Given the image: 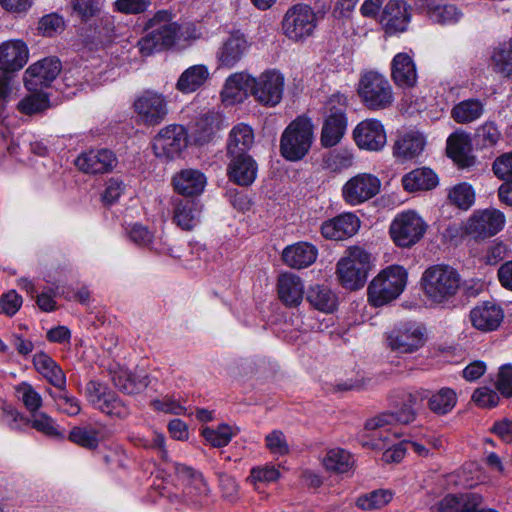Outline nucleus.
Instances as JSON below:
<instances>
[{"mask_svg":"<svg viewBox=\"0 0 512 512\" xmlns=\"http://www.w3.org/2000/svg\"><path fill=\"white\" fill-rule=\"evenodd\" d=\"M395 436V434L388 431H385L384 434L380 432L377 438L374 437L370 441L362 442V446L374 450H384L383 460L385 462H400L405 456L407 447L405 441L389 446L392 442V438Z\"/></svg>","mask_w":512,"mask_h":512,"instance_id":"obj_33","label":"nucleus"},{"mask_svg":"<svg viewBox=\"0 0 512 512\" xmlns=\"http://www.w3.org/2000/svg\"><path fill=\"white\" fill-rule=\"evenodd\" d=\"M457 403V394L448 387L432 393L428 397V408L437 415H446L452 411Z\"/></svg>","mask_w":512,"mask_h":512,"instance_id":"obj_42","label":"nucleus"},{"mask_svg":"<svg viewBox=\"0 0 512 512\" xmlns=\"http://www.w3.org/2000/svg\"><path fill=\"white\" fill-rule=\"evenodd\" d=\"M370 255L360 247H351L337 264V275L343 287L356 290L364 286Z\"/></svg>","mask_w":512,"mask_h":512,"instance_id":"obj_7","label":"nucleus"},{"mask_svg":"<svg viewBox=\"0 0 512 512\" xmlns=\"http://www.w3.org/2000/svg\"><path fill=\"white\" fill-rule=\"evenodd\" d=\"M318 14L307 4H295L283 16V34L293 42H304L315 34L319 23Z\"/></svg>","mask_w":512,"mask_h":512,"instance_id":"obj_6","label":"nucleus"},{"mask_svg":"<svg viewBox=\"0 0 512 512\" xmlns=\"http://www.w3.org/2000/svg\"><path fill=\"white\" fill-rule=\"evenodd\" d=\"M248 47V42L243 35H230L222 42L216 52L218 66L228 69L233 68L244 57Z\"/></svg>","mask_w":512,"mask_h":512,"instance_id":"obj_24","label":"nucleus"},{"mask_svg":"<svg viewBox=\"0 0 512 512\" xmlns=\"http://www.w3.org/2000/svg\"><path fill=\"white\" fill-rule=\"evenodd\" d=\"M407 283L406 270L392 265L380 272L368 286V301L374 307L383 306L398 298Z\"/></svg>","mask_w":512,"mask_h":512,"instance_id":"obj_4","label":"nucleus"},{"mask_svg":"<svg viewBox=\"0 0 512 512\" xmlns=\"http://www.w3.org/2000/svg\"><path fill=\"white\" fill-rule=\"evenodd\" d=\"M421 281L425 296L434 304L449 302L461 286V276L457 270L444 264L427 268Z\"/></svg>","mask_w":512,"mask_h":512,"instance_id":"obj_2","label":"nucleus"},{"mask_svg":"<svg viewBox=\"0 0 512 512\" xmlns=\"http://www.w3.org/2000/svg\"><path fill=\"white\" fill-rule=\"evenodd\" d=\"M64 27L65 22L63 18L56 13H51L40 19L38 30L43 36L52 37L55 34L62 32Z\"/></svg>","mask_w":512,"mask_h":512,"instance_id":"obj_57","label":"nucleus"},{"mask_svg":"<svg viewBox=\"0 0 512 512\" xmlns=\"http://www.w3.org/2000/svg\"><path fill=\"white\" fill-rule=\"evenodd\" d=\"M74 12L84 21L97 16L101 11L100 0H73Z\"/></svg>","mask_w":512,"mask_h":512,"instance_id":"obj_58","label":"nucleus"},{"mask_svg":"<svg viewBox=\"0 0 512 512\" xmlns=\"http://www.w3.org/2000/svg\"><path fill=\"white\" fill-rule=\"evenodd\" d=\"M46 392L53 399L60 412L71 417L77 416L81 412L80 401L68 392L67 386L58 390L47 388Z\"/></svg>","mask_w":512,"mask_h":512,"instance_id":"obj_43","label":"nucleus"},{"mask_svg":"<svg viewBox=\"0 0 512 512\" xmlns=\"http://www.w3.org/2000/svg\"><path fill=\"white\" fill-rule=\"evenodd\" d=\"M318 255V249L308 242H297L287 246L282 252V259L286 265L295 269H302L312 265Z\"/></svg>","mask_w":512,"mask_h":512,"instance_id":"obj_30","label":"nucleus"},{"mask_svg":"<svg viewBox=\"0 0 512 512\" xmlns=\"http://www.w3.org/2000/svg\"><path fill=\"white\" fill-rule=\"evenodd\" d=\"M346 106L347 98L342 94H334L326 102L325 109L328 115L324 120L320 136L323 147L331 148L343 138L347 127Z\"/></svg>","mask_w":512,"mask_h":512,"instance_id":"obj_8","label":"nucleus"},{"mask_svg":"<svg viewBox=\"0 0 512 512\" xmlns=\"http://www.w3.org/2000/svg\"><path fill=\"white\" fill-rule=\"evenodd\" d=\"M266 447L273 454L285 455L289 452L284 434L279 430H274L265 437Z\"/></svg>","mask_w":512,"mask_h":512,"instance_id":"obj_60","label":"nucleus"},{"mask_svg":"<svg viewBox=\"0 0 512 512\" xmlns=\"http://www.w3.org/2000/svg\"><path fill=\"white\" fill-rule=\"evenodd\" d=\"M29 425L38 432L51 437V438H64V434L59 430L56 421L45 412L32 413V418L29 419Z\"/></svg>","mask_w":512,"mask_h":512,"instance_id":"obj_48","label":"nucleus"},{"mask_svg":"<svg viewBox=\"0 0 512 512\" xmlns=\"http://www.w3.org/2000/svg\"><path fill=\"white\" fill-rule=\"evenodd\" d=\"M108 438L106 426L100 422L72 427L68 440L87 450H95Z\"/></svg>","mask_w":512,"mask_h":512,"instance_id":"obj_22","label":"nucleus"},{"mask_svg":"<svg viewBox=\"0 0 512 512\" xmlns=\"http://www.w3.org/2000/svg\"><path fill=\"white\" fill-rule=\"evenodd\" d=\"M15 391L29 412L35 413L41 408L42 397L30 383L21 382L15 387Z\"/></svg>","mask_w":512,"mask_h":512,"instance_id":"obj_51","label":"nucleus"},{"mask_svg":"<svg viewBox=\"0 0 512 512\" xmlns=\"http://www.w3.org/2000/svg\"><path fill=\"white\" fill-rule=\"evenodd\" d=\"M254 131L245 124L239 123L235 125L229 132L227 140V156H241L248 154V151L254 144Z\"/></svg>","mask_w":512,"mask_h":512,"instance_id":"obj_35","label":"nucleus"},{"mask_svg":"<svg viewBox=\"0 0 512 512\" xmlns=\"http://www.w3.org/2000/svg\"><path fill=\"white\" fill-rule=\"evenodd\" d=\"M359 228L360 219L354 213L346 212L324 221L320 231L325 239L340 241L355 235Z\"/></svg>","mask_w":512,"mask_h":512,"instance_id":"obj_21","label":"nucleus"},{"mask_svg":"<svg viewBox=\"0 0 512 512\" xmlns=\"http://www.w3.org/2000/svg\"><path fill=\"white\" fill-rule=\"evenodd\" d=\"M277 292L285 306L297 307L303 300L304 284L299 276L283 273L278 277Z\"/></svg>","mask_w":512,"mask_h":512,"instance_id":"obj_31","label":"nucleus"},{"mask_svg":"<svg viewBox=\"0 0 512 512\" xmlns=\"http://www.w3.org/2000/svg\"><path fill=\"white\" fill-rule=\"evenodd\" d=\"M448 198L458 208L467 210L474 203L475 194L470 185L462 183L449 192Z\"/></svg>","mask_w":512,"mask_h":512,"instance_id":"obj_52","label":"nucleus"},{"mask_svg":"<svg viewBox=\"0 0 512 512\" xmlns=\"http://www.w3.org/2000/svg\"><path fill=\"white\" fill-rule=\"evenodd\" d=\"M22 302V297L15 290H10L0 297L1 311L11 317L18 312Z\"/></svg>","mask_w":512,"mask_h":512,"instance_id":"obj_61","label":"nucleus"},{"mask_svg":"<svg viewBox=\"0 0 512 512\" xmlns=\"http://www.w3.org/2000/svg\"><path fill=\"white\" fill-rule=\"evenodd\" d=\"M112 380L119 390L129 395L137 394L147 386L145 378L137 380L130 372L123 369L114 372Z\"/></svg>","mask_w":512,"mask_h":512,"instance_id":"obj_47","label":"nucleus"},{"mask_svg":"<svg viewBox=\"0 0 512 512\" xmlns=\"http://www.w3.org/2000/svg\"><path fill=\"white\" fill-rule=\"evenodd\" d=\"M466 143L459 136H450L447 141V151L450 157L462 167L472 165L473 159L466 156Z\"/></svg>","mask_w":512,"mask_h":512,"instance_id":"obj_56","label":"nucleus"},{"mask_svg":"<svg viewBox=\"0 0 512 512\" xmlns=\"http://www.w3.org/2000/svg\"><path fill=\"white\" fill-rule=\"evenodd\" d=\"M307 300L315 309L331 313L337 306V297L332 290L325 285H315L309 288Z\"/></svg>","mask_w":512,"mask_h":512,"instance_id":"obj_39","label":"nucleus"},{"mask_svg":"<svg viewBox=\"0 0 512 512\" xmlns=\"http://www.w3.org/2000/svg\"><path fill=\"white\" fill-rule=\"evenodd\" d=\"M48 104L47 96L36 92L22 99L18 103L17 108L23 114L32 115L45 110Z\"/></svg>","mask_w":512,"mask_h":512,"instance_id":"obj_54","label":"nucleus"},{"mask_svg":"<svg viewBox=\"0 0 512 512\" xmlns=\"http://www.w3.org/2000/svg\"><path fill=\"white\" fill-rule=\"evenodd\" d=\"M492 65L496 72L505 77L512 75V43L505 42L496 47L492 54Z\"/></svg>","mask_w":512,"mask_h":512,"instance_id":"obj_46","label":"nucleus"},{"mask_svg":"<svg viewBox=\"0 0 512 512\" xmlns=\"http://www.w3.org/2000/svg\"><path fill=\"white\" fill-rule=\"evenodd\" d=\"M186 146V130L182 125L177 124L162 128L152 141L155 156L165 160L178 157Z\"/></svg>","mask_w":512,"mask_h":512,"instance_id":"obj_14","label":"nucleus"},{"mask_svg":"<svg viewBox=\"0 0 512 512\" xmlns=\"http://www.w3.org/2000/svg\"><path fill=\"white\" fill-rule=\"evenodd\" d=\"M357 92L363 105L370 111L387 109L394 101L389 80L376 71H367L361 75Z\"/></svg>","mask_w":512,"mask_h":512,"instance_id":"obj_5","label":"nucleus"},{"mask_svg":"<svg viewBox=\"0 0 512 512\" xmlns=\"http://www.w3.org/2000/svg\"><path fill=\"white\" fill-rule=\"evenodd\" d=\"M472 398L477 405L483 408H493L499 403L497 392L488 387L476 389Z\"/></svg>","mask_w":512,"mask_h":512,"instance_id":"obj_63","label":"nucleus"},{"mask_svg":"<svg viewBox=\"0 0 512 512\" xmlns=\"http://www.w3.org/2000/svg\"><path fill=\"white\" fill-rule=\"evenodd\" d=\"M496 388L505 398L512 397V365L505 364L499 369Z\"/></svg>","mask_w":512,"mask_h":512,"instance_id":"obj_59","label":"nucleus"},{"mask_svg":"<svg viewBox=\"0 0 512 512\" xmlns=\"http://www.w3.org/2000/svg\"><path fill=\"white\" fill-rule=\"evenodd\" d=\"M61 62L56 57H48L30 65L24 74L27 90L38 92L48 87L59 75Z\"/></svg>","mask_w":512,"mask_h":512,"instance_id":"obj_16","label":"nucleus"},{"mask_svg":"<svg viewBox=\"0 0 512 512\" xmlns=\"http://www.w3.org/2000/svg\"><path fill=\"white\" fill-rule=\"evenodd\" d=\"M85 391L88 402L102 413L119 419L130 414L128 405L105 385L92 380L86 384Z\"/></svg>","mask_w":512,"mask_h":512,"instance_id":"obj_11","label":"nucleus"},{"mask_svg":"<svg viewBox=\"0 0 512 512\" xmlns=\"http://www.w3.org/2000/svg\"><path fill=\"white\" fill-rule=\"evenodd\" d=\"M28 48L21 40L7 41L0 45V69L6 73L15 72L28 61Z\"/></svg>","mask_w":512,"mask_h":512,"instance_id":"obj_26","label":"nucleus"},{"mask_svg":"<svg viewBox=\"0 0 512 512\" xmlns=\"http://www.w3.org/2000/svg\"><path fill=\"white\" fill-rule=\"evenodd\" d=\"M493 171L495 175L502 179L509 181L512 179V152L505 153L498 157L493 163Z\"/></svg>","mask_w":512,"mask_h":512,"instance_id":"obj_64","label":"nucleus"},{"mask_svg":"<svg viewBox=\"0 0 512 512\" xmlns=\"http://www.w3.org/2000/svg\"><path fill=\"white\" fill-rule=\"evenodd\" d=\"M285 78L278 70L270 69L254 77L252 96L263 106L275 107L284 93Z\"/></svg>","mask_w":512,"mask_h":512,"instance_id":"obj_13","label":"nucleus"},{"mask_svg":"<svg viewBox=\"0 0 512 512\" xmlns=\"http://www.w3.org/2000/svg\"><path fill=\"white\" fill-rule=\"evenodd\" d=\"M407 191L430 190L438 183L436 174L429 168L416 169L406 174L402 179Z\"/></svg>","mask_w":512,"mask_h":512,"instance_id":"obj_38","label":"nucleus"},{"mask_svg":"<svg viewBox=\"0 0 512 512\" xmlns=\"http://www.w3.org/2000/svg\"><path fill=\"white\" fill-rule=\"evenodd\" d=\"M151 0H116L114 5L117 11L125 14H140L151 5Z\"/></svg>","mask_w":512,"mask_h":512,"instance_id":"obj_62","label":"nucleus"},{"mask_svg":"<svg viewBox=\"0 0 512 512\" xmlns=\"http://www.w3.org/2000/svg\"><path fill=\"white\" fill-rule=\"evenodd\" d=\"M117 163L115 154L105 148L81 153L75 160L77 168L86 174L109 173Z\"/></svg>","mask_w":512,"mask_h":512,"instance_id":"obj_19","label":"nucleus"},{"mask_svg":"<svg viewBox=\"0 0 512 512\" xmlns=\"http://www.w3.org/2000/svg\"><path fill=\"white\" fill-rule=\"evenodd\" d=\"M174 466L178 478L186 482L189 488H193L196 494L200 496L208 495L209 487L200 472L180 463H175Z\"/></svg>","mask_w":512,"mask_h":512,"instance_id":"obj_45","label":"nucleus"},{"mask_svg":"<svg viewBox=\"0 0 512 512\" xmlns=\"http://www.w3.org/2000/svg\"><path fill=\"white\" fill-rule=\"evenodd\" d=\"M415 4L430 20L442 25L455 24L462 17L454 5H444L441 0H415Z\"/></svg>","mask_w":512,"mask_h":512,"instance_id":"obj_29","label":"nucleus"},{"mask_svg":"<svg viewBox=\"0 0 512 512\" xmlns=\"http://www.w3.org/2000/svg\"><path fill=\"white\" fill-rule=\"evenodd\" d=\"M324 163L333 171H341L353 165L354 155L348 149L334 150L324 157Z\"/></svg>","mask_w":512,"mask_h":512,"instance_id":"obj_53","label":"nucleus"},{"mask_svg":"<svg viewBox=\"0 0 512 512\" xmlns=\"http://www.w3.org/2000/svg\"><path fill=\"white\" fill-rule=\"evenodd\" d=\"M353 138L356 145L367 151H381L386 143L387 136L381 121L377 119H365L357 124L353 130Z\"/></svg>","mask_w":512,"mask_h":512,"instance_id":"obj_17","label":"nucleus"},{"mask_svg":"<svg viewBox=\"0 0 512 512\" xmlns=\"http://www.w3.org/2000/svg\"><path fill=\"white\" fill-rule=\"evenodd\" d=\"M412 8L405 0H390L383 8L381 24L389 34L402 33L408 28Z\"/></svg>","mask_w":512,"mask_h":512,"instance_id":"obj_18","label":"nucleus"},{"mask_svg":"<svg viewBox=\"0 0 512 512\" xmlns=\"http://www.w3.org/2000/svg\"><path fill=\"white\" fill-rule=\"evenodd\" d=\"M424 146V136L417 131H409L397 138L394 143L393 154L402 160H410L420 155Z\"/></svg>","mask_w":512,"mask_h":512,"instance_id":"obj_36","label":"nucleus"},{"mask_svg":"<svg viewBox=\"0 0 512 512\" xmlns=\"http://www.w3.org/2000/svg\"><path fill=\"white\" fill-rule=\"evenodd\" d=\"M504 313L502 308L492 302H483L474 307L470 312L472 325L481 331H493L503 321Z\"/></svg>","mask_w":512,"mask_h":512,"instance_id":"obj_27","label":"nucleus"},{"mask_svg":"<svg viewBox=\"0 0 512 512\" xmlns=\"http://www.w3.org/2000/svg\"><path fill=\"white\" fill-rule=\"evenodd\" d=\"M202 205L196 198L173 200V221L182 230H192L200 221Z\"/></svg>","mask_w":512,"mask_h":512,"instance_id":"obj_25","label":"nucleus"},{"mask_svg":"<svg viewBox=\"0 0 512 512\" xmlns=\"http://www.w3.org/2000/svg\"><path fill=\"white\" fill-rule=\"evenodd\" d=\"M324 467L335 473H346L353 467L352 455L342 448H333L327 451L323 458Z\"/></svg>","mask_w":512,"mask_h":512,"instance_id":"obj_44","label":"nucleus"},{"mask_svg":"<svg viewBox=\"0 0 512 512\" xmlns=\"http://www.w3.org/2000/svg\"><path fill=\"white\" fill-rule=\"evenodd\" d=\"M427 341L426 329L416 322H405L394 327L387 335L391 350L410 354L422 348Z\"/></svg>","mask_w":512,"mask_h":512,"instance_id":"obj_10","label":"nucleus"},{"mask_svg":"<svg viewBox=\"0 0 512 512\" xmlns=\"http://www.w3.org/2000/svg\"><path fill=\"white\" fill-rule=\"evenodd\" d=\"M35 369L52 385L55 390L67 386V379L62 368L47 354L38 353L33 357Z\"/></svg>","mask_w":512,"mask_h":512,"instance_id":"obj_34","label":"nucleus"},{"mask_svg":"<svg viewBox=\"0 0 512 512\" xmlns=\"http://www.w3.org/2000/svg\"><path fill=\"white\" fill-rule=\"evenodd\" d=\"M171 184L177 194L193 199L204 192L207 178L198 169L185 168L172 176Z\"/></svg>","mask_w":512,"mask_h":512,"instance_id":"obj_20","label":"nucleus"},{"mask_svg":"<svg viewBox=\"0 0 512 512\" xmlns=\"http://www.w3.org/2000/svg\"><path fill=\"white\" fill-rule=\"evenodd\" d=\"M427 228V223L417 212L407 210L395 216L390 224L389 233L398 247L409 248L423 238Z\"/></svg>","mask_w":512,"mask_h":512,"instance_id":"obj_9","label":"nucleus"},{"mask_svg":"<svg viewBox=\"0 0 512 512\" xmlns=\"http://www.w3.org/2000/svg\"><path fill=\"white\" fill-rule=\"evenodd\" d=\"M145 31L146 34L138 41L139 51L144 56L167 50L182 40L197 37L194 25H180L172 21V14L168 10L157 11L145 24Z\"/></svg>","mask_w":512,"mask_h":512,"instance_id":"obj_1","label":"nucleus"},{"mask_svg":"<svg viewBox=\"0 0 512 512\" xmlns=\"http://www.w3.org/2000/svg\"><path fill=\"white\" fill-rule=\"evenodd\" d=\"M484 112V104L478 99L463 100L455 105L451 116L455 122L466 124L479 119Z\"/></svg>","mask_w":512,"mask_h":512,"instance_id":"obj_41","label":"nucleus"},{"mask_svg":"<svg viewBox=\"0 0 512 512\" xmlns=\"http://www.w3.org/2000/svg\"><path fill=\"white\" fill-rule=\"evenodd\" d=\"M314 141V126L310 118L298 116L283 131L280 153L288 161L302 160Z\"/></svg>","mask_w":512,"mask_h":512,"instance_id":"obj_3","label":"nucleus"},{"mask_svg":"<svg viewBox=\"0 0 512 512\" xmlns=\"http://www.w3.org/2000/svg\"><path fill=\"white\" fill-rule=\"evenodd\" d=\"M134 111L140 123L154 126L161 123L167 115V103L160 93L147 90L133 103Z\"/></svg>","mask_w":512,"mask_h":512,"instance_id":"obj_15","label":"nucleus"},{"mask_svg":"<svg viewBox=\"0 0 512 512\" xmlns=\"http://www.w3.org/2000/svg\"><path fill=\"white\" fill-rule=\"evenodd\" d=\"M479 500L480 497L476 494L447 495L431 507V512H471L479 505Z\"/></svg>","mask_w":512,"mask_h":512,"instance_id":"obj_37","label":"nucleus"},{"mask_svg":"<svg viewBox=\"0 0 512 512\" xmlns=\"http://www.w3.org/2000/svg\"><path fill=\"white\" fill-rule=\"evenodd\" d=\"M228 157L230 158L227 168L229 179L240 186L251 185L257 175L255 160L249 154Z\"/></svg>","mask_w":512,"mask_h":512,"instance_id":"obj_28","label":"nucleus"},{"mask_svg":"<svg viewBox=\"0 0 512 512\" xmlns=\"http://www.w3.org/2000/svg\"><path fill=\"white\" fill-rule=\"evenodd\" d=\"M392 492L390 490H375L357 499V506L363 510L380 509L387 505L392 499Z\"/></svg>","mask_w":512,"mask_h":512,"instance_id":"obj_50","label":"nucleus"},{"mask_svg":"<svg viewBox=\"0 0 512 512\" xmlns=\"http://www.w3.org/2000/svg\"><path fill=\"white\" fill-rule=\"evenodd\" d=\"M209 72L204 65H194L186 69L178 79L177 89L183 93H191L201 87L208 79Z\"/></svg>","mask_w":512,"mask_h":512,"instance_id":"obj_40","label":"nucleus"},{"mask_svg":"<svg viewBox=\"0 0 512 512\" xmlns=\"http://www.w3.org/2000/svg\"><path fill=\"white\" fill-rule=\"evenodd\" d=\"M391 76L399 87H413L417 81V71L412 57L404 52L394 56L391 62Z\"/></svg>","mask_w":512,"mask_h":512,"instance_id":"obj_32","label":"nucleus"},{"mask_svg":"<svg viewBox=\"0 0 512 512\" xmlns=\"http://www.w3.org/2000/svg\"><path fill=\"white\" fill-rule=\"evenodd\" d=\"M237 434L232 427L226 424L219 425L216 429L204 428L202 436L213 447H224L228 445L232 437Z\"/></svg>","mask_w":512,"mask_h":512,"instance_id":"obj_49","label":"nucleus"},{"mask_svg":"<svg viewBox=\"0 0 512 512\" xmlns=\"http://www.w3.org/2000/svg\"><path fill=\"white\" fill-rule=\"evenodd\" d=\"M131 441L136 446L157 450L163 460L166 461L168 459V452L165 447V436L162 433L153 432L151 439L142 436H132Z\"/></svg>","mask_w":512,"mask_h":512,"instance_id":"obj_55","label":"nucleus"},{"mask_svg":"<svg viewBox=\"0 0 512 512\" xmlns=\"http://www.w3.org/2000/svg\"><path fill=\"white\" fill-rule=\"evenodd\" d=\"M505 216L496 209H486L475 213L469 220L468 230L478 237H491L497 234L504 226Z\"/></svg>","mask_w":512,"mask_h":512,"instance_id":"obj_23","label":"nucleus"},{"mask_svg":"<svg viewBox=\"0 0 512 512\" xmlns=\"http://www.w3.org/2000/svg\"><path fill=\"white\" fill-rule=\"evenodd\" d=\"M380 189L381 181L376 175L358 173L344 183L341 195L347 205L357 206L375 197Z\"/></svg>","mask_w":512,"mask_h":512,"instance_id":"obj_12","label":"nucleus"}]
</instances>
